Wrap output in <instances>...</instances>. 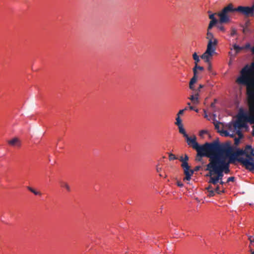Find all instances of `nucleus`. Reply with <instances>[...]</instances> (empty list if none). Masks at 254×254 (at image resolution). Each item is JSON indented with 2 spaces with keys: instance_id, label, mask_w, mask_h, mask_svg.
Instances as JSON below:
<instances>
[{
  "instance_id": "obj_1",
  "label": "nucleus",
  "mask_w": 254,
  "mask_h": 254,
  "mask_svg": "<svg viewBox=\"0 0 254 254\" xmlns=\"http://www.w3.org/2000/svg\"><path fill=\"white\" fill-rule=\"evenodd\" d=\"M220 144L218 140H215L212 142H206L202 145H197V147L195 150L197 151V156L202 157L206 156L209 158V162L211 158L217 156L219 154Z\"/></svg>"
},
{
  "instance_id": "obj_2",
  "label": "nucleus",
  "mask_w": 254,
  "mask_h": 254,
  "mask_svg": "<svg viewBox=\"0 0 254 254\" xmlns=\"http://www.w3.org/2000/svg\"><path fill=\"white\" fill-rule=\"evenodd\" d=\"M218 154L224 155L225 160L228 158L227 162L230 164H235V161L241 163L240 159H243V157H239V156L236 155V153L233 151L232 147L230 146L229 143H226L224 145L220 144V147Z\"/></svg>"
},
{
  "instance_id": "obj_3",
  "label": "nucleus",
  "mask_w": 254,
  "mask_h": 254,
  "mask_svg": "<svg viewBox=\"0 0 254 254\" xmlns=\"http://www.w3.org/2000/svg\"><path fill=\"white\" fill-rule=\"evenodd\" d=\"M254 70V63L252 64V66L248 65H246L241 71V76L237 79L239 84L246 85L251 81V76L252 72Z\"/></svg>"
},
{
  "instance_id": "obj_4",
  "label": "nucleus",
  "mask_w": 254,
  "mask_h": 254,
  "mask_svg": "<svg viewBox=\"0 0 254 254\" xmlns=\"http://www.w3.org/2000/svg\"><path fill=\"white\" fill-rule=\"evenodd\" d=\"M235 12V8L232 3L224 7L221 11L217 13L219 16V23H227L230 21V14Z\"/></svg>"
},
{
  "instance_id": "obj_5",
  "label": "nucleus",
  "mask_w": 254,
  "mask_h": 254,
  "mask_svg": "<svg viewBox=\"0 0 254 254\" xmlns=\"http://www.w3.org/2000/svg\"><path fill=\"white\" fill-rule=\"evenodd\" d=\"M205 170L209 171V173L206 175V176H212V175L216 174V176L220 180H222L224 176L223 172L211 158L210 162L207 164Z\"/></svg>"
},
{
  "instance_id": "obj_6",
  "label": "nucleus",
  "mask_w": 254,
  "mask_h": 254,
  "mask_svg": "<svg viewBox=\"0 0 254 254\" xmlns=\"http://www.w3.org/2000/svg\"><path fill=\"white\" fill-rule=\"evenodd\" d=\"M224 155L219 154L217 156H215L211 159L216 163L218 167L222 171V172L226 174L229 173V166L230 163L225 160L223 157Z\"/></svg>"
},
{
  "instance_id": "obj_7",
  "label": "nucleus",
  "mask_w": 254,
  "mask_h": 254,
  "mask_svg": "<svg viewBox=\"0 0 254 254\" xmlns=\"http://www.w3.org/2000/svg\"><path fill=\"white\" fill-rule=\"evenodd\" d=\"M251 115H254V113L252 114L251 112L250 111L249 113H246L242 109H241L239 113L238 120L234 124V127L235 128H240L245 127V122H248L251 124V123L249 121L248 119L249 117Z\"/></svg>"
},
{
  "instance_id": "obj_8",
  "label": "nucleus",
  "mask_w": 254,
  "mask_h": 254,
  "mask_svg": "<svg viewBox=\"0 0 254 254\" xmlns=\"http://www.w3.org/2000/svg\"><path fill=\"white\" fill-rule=\"evenodd\" d=\"M246 158H243V159H240L241 164L247 170L252 171L253 167H254V158L253 157V156L248 153L246 154Z\"/></svg>"
},
{
  "instance_id": "obj_9",
  "label": "nucleus",
  "mask_w": 254,
  "mask_h": 254,
  "mask_svg": "<svg viewBox=\"0 0 254 254\" xmlns=\"http://www.w3.org/2000/svg\"><path fill=\"white\" fill-rule=\"evenodd\" d=\"M216 50L215 47H211L210 44L207 46V49L205 52L201 56V58L204 61V62L209 64L210 59L212 58L213 55L215 53Z\"/></svg>"
},
{
  "instance_id": "obj_10",
  "label": "nucleus",
  "mask_w": 254,
  "mask_h": 254,
  "mask_svg": "<svg viewBox=\"0 0 254 254\" xmlns=\"http://www.w3.org/2000/svg\"><path fill=\"white\" fill-rule=\"evenodd\" d=\"M204 87V85L202 84H199L196 90H195V92H192V94L190 96L189 99L191 101L193 104L196 105L199 103L198 97L199 96V92L200 89Z\"/></svg>"
},
{
  "instance_id": "obj_11",
  "label": "nucleus",
  "mask_w": 254,
  "mask_h": 254,
  "mask_svg": "<svg viewBox=\"0 0 254 254\" xmlns=\"http://www.w3.org/2000/svg\"><path fill=\"white\" fill-rule=\"evenodd\" d=\"M179 160L182 162L181 167L183 169L184 175H187L188 177H189V174L188 171L189 168H190V166L189 165L188 163V161L189 160V157L187 154H185V157L183 158L181 156Z\"/></svg>"
},
{
  "instance_id": "obj_12",
  "label": "nucleus",
  "mask_w": 254,
  "mask_h": 254,
  "mask_svg": "<svg viewBox=\"0 0 254 254\" xmlns=\"http://www.w3.org/2000/svg\"><path fill=\"white\" fill-rule=\"evenodd\" d=\"M206 38L208 40L207 46L210 44L211 47H216L218 40L214 37L213 34L211 32H207Z\"/></svg>"
},
{
  "instance_id": "obj_13",
  "label": "nucleus",
  "mask_w": 254,
  "mask_h": 254,
  "mask_svg": "<svg viewBox=\"0 0 254 254\" xmlns=\"http://www.w3.org/2000/svg\"><path fill=\"white\" fill-rule=\"evenodd\" d=\"M252 95L254 96V93H252ZM249 109L251 112L252 114L254 113V101L250 100L249 101ZM249 121L251 123V124H254V115H251L249 118Z\"/></svg>"
},
{
  "instance_id": "obj_14",
  "label": "nucleus",
  "mask_w": 254,
  "mask_h": 254,
  "mask_svg": "<svg viewBox=\"0 0 254 254\" xmlns=\"http://www.w3.org/2000/svg\"><path fill=\"white\" fill-rule=\"evenodd\" d=\"M185 138L187 143L189 146L191 147L193 149L197 148L198 143L196 141V136H194L193 137H191L188 135Z\"/></svg>"
},
{
  "instance_id": "obj_15",
  "label": "nucleus",
  "mask_w": 254,
  "mask_h": 254,
  "mask_svg": "<svg viewBox=\"0 0 254 254\" xmlns=\"http://www.w3.org/2000/svg\"><path fill=\"white\" fill-rule=\"evenodd\" d=\"M201 168V166H197L194 167V168L193 170L190 169V168H189V169L188 170L189 172V177L187 176V175H185V177L183 179L184 181H189L191 179V177L192 176L194 172H197L199 171Z\"/></svg>"
},
{
  "instance_id": "obj_16",
  "label": "nucleus",
  "mask_w": 254,
  "mask_h": 254,
  "mask_svg": "<svg viewBox=\"0 0 254 254\" xmlns=\"http://www.w3.org/2000/svg\"><path fill=\"white\" fill-rule=\"evenodd\" d=\"M8 144L12 147H20L21 145V141L17 137H14L7 141Z\"/></svg>"
},
{
  "instance_id": "obj_17",
  "label": "nucleus",
  "mask_w": 254,
  "mask_h": 254,
  "mask_svg": "<svg viewBox=\"0 0 254 254\" xmlns=\"http://www.w3.org/2000/svg\"><path fill=\"white\" fill-rule=\"evenodd\" d=\"M193 76L190 79V86L192 84H194L197 81V71H195V69H193Z\"/></svg>"
},
{
  "instance_id": "obj_18",
  "label": "nucleus",
  "mask_w": 254,
  "mask_h": 254,
  "mask_svg": "<svg viewBox=\"0 0 254 254\" xmlns=\"http://www.w3.org/2000/svg\"><path fill=\"white\" fill-rule=\"evenodd\" d=\"M210 177V179L209 181V183L212 184L213 185H216L219 181L220 180L216 176L215 177Z\"/></svg>"
},
{
  "instance_id": "obj_19",
  "label": "nucleus",
  "mask_w": 254,
  "mask_h": 254,
  "mask_svg": "<svg viewBox=\"0 0 254 254\" xmlns=\"http://www.w3.org/2000/svg\"><path fill=\"white\" fill-rule=\"evenodd\" d=\"M61 187L65 188L68 192L71 191V189L67 183L62 181L60 183Z\"/></svg>"
},
{
  "instance_id": "obj_20",
  "label": "nucleus",
  "mask_w": 254,
  "mask_h": 254,
  "mask_svg": "<svg viewBox=\"0 0 254 254\" xmlns=\"http://www.w3.org/2000/svg\"><path fill=\"white\" fill-rule=\"evenodd\" d=\"M179 131L180 133L182 134L184 137H186L188 135L187 134L185 129L183 127V125L178 126Z\"/></svg>"
},
{
  "instance_id": "obj_21",
  "label": "nucleus",
  "mask_w": 254,
  "mask_h": 254,
  "mask_svg": "<svg viewBox=\"0 0 254 254\" xmlns=\"http://www.w3.org/2000/svg\"><path fill=\"white\" fill-rule=\"evenodd\" d=\"M217 15V13H212L209 15V18L211 19L210 21H214L215 24H218L219 23V20H217L215 17V15Z\"/></svg>"
},
{
  "instance_id": "obj_22",
  "label": "nucleus",
  "mask_w": 254,
  "mask_h": 254,
  "mask_svg": "<svg viewBox=\"0 0 254 254\" xmlns=\"http://www.w3.org/2000/svg\"><path fill=\"white\" fill-rule=\"evenodd\" d=\"M27 189L28 190H29L31 192L33 193L35 195H41L42 193L40 191H38L33 189L32 187L27 186Z\"/></svg>"
},
{
  "instance_id": "obj_23",
  "label": "nucleus",
  "mask_w": 254,
  "mask_h": 254,
  "mask_svg": "<svg viewBox=\"0 0 254 254\" xmlns=\"http://www.w3.org/2000/svg\"><path fill=\"white\" fill-rule=\"evenodd\" d=\"M235 152L236 153V155L239 156L240 155L246 156V154H247V153H246V151H244V150L241 149H238Z\"/></svg>"
},
{
  "instance_id": "obj_24",
  "label": "nucleus",
  "mask_w": 254,
  "mask_h": 254,
  "mask_svg": "<svg viewBox=\"0 0 254 254\" xmlns=\"http://www.w3.org/2000/svg\"><path fill=\"white\" fill-rule=\"evenodd\" d=\"M233 48L236 51V53L237 54L240 52L241 50H244V47H240L236 44H234L233 45Z\"/></svg>"
},
{
  "instance_id": "obj_25",
  "label": "nucleus",
  "mask_w": 254,
  "mask_h": 254,
  "mask_svg": "<svg viewBox=\"0 0 254 254\" xmlns=\"http://www.w3.org/2000/svg\"><path fill=\"white\" fill-rule=\"evenodd\" d=\"M192 57L193 60H194L195 64L196 65L199 62V57L197 56L196 53H194L192 55Z\"/></svg>"
},
{
  "instance_id": "obj_26",
  "label": "nucleus",
  "mask_w": 254,
  "mask_h": 254,
  "mask_svg": "<svg viewBox=\"0 0 254 254\" xmlns=\"http://www.w3.org/2000/svg\"><path fill=\"white\" fill-rule=\"evenodd\" d=\"M216 24H217L214 23V21H210L207 27V32H211V30L212 29V27Z\"/></svg>"
},
{
  "instance_id": "obj_27",
  "label": "nucleus",
  "mask_w": 254,
  "mask_h": 254,
  "mask_svg": "<svg viewBox=\"0 0 254 254\" xmlns=\"http://www.w3.org/2000/svg\"><path fill=\"white\" fill-rule=\"evenodd\" d=\"M176 120V122L175 123L176 125L178 126L183 125V124L182 123V120L180 117L177 116Z\"/></svg>"
},
{
  "instance_id": "obj_28",
  "label": "nucleus",
  "mask_w": 254,
  "mask_h": 254,
  "mask_svg": "<svg viewBox=\"0 0 254 254\" xmlns=\"http://www.w3.org/2000/svg\"><path fill=\"white\" fill-rule=\"evenodd\" d=\"M220 23L218 24H216L217 28L220 31L224 32L225 31V27L221 24H220Z\"/></svg>"
},
{
  "instance_id": "obj_29",
  "label": "nucleus",
  "mask_w": 254,
  "mask_h": 254,
  "mask_svg": "<svg viewBox=\"0 0 254 254\" xmlns=\"http://www.w3.org/2000/svg\"><path fill=\"white\" fill-rule=\"evenodd\" d=\"M253 148L251 145H247L245 147L244 151H246V153L249 154V152L252 151Z\"/></svg>"
},
{
  "instance_id": "obj_30",
  "label": "nucleus",
  "mask_w": 254,
  "mask_h": 254,
  "mask_svg": "<svg viewBox=\"0 0 254 254\" xmlns=\"http://www.w3.org/2000/svg\"><path fill=\"white\" fill-rule=\"evenodd\" d=\"M208 194L207 195L209 197H212L215 195V191L213 190H209V191H208Z\"/></svg>"
},
{
  "instance_id": "obj_31",
  "label": "nucleus",
  "mask_w": 254,
  "mask_h": 254,
  "mask_svg": "<svg viewBox=\"0 0 254 254\" xmlns=\"http://www.w3.org/2000/svg\"><path fill=\"white\" fill-rule=\"evenodd\" d=\"M169 159L170 160H174L177 159V157L174 154L170 153L169 155Z\"/></svg>"
},
{
  "instance_id": "obj_32",
  "label": "nucleus",
  "mask_w": 254,
  "mask_h": 254,
  "mask_svg": "<svg viewBox=\"0 0 254 254\" xmlns=\"http://www.w3.org/2000/svg\"><path fill=\"white\" fill-rule=\"evenodd\" d=\"M193 69H195V71H197V69H199V70H203L204 69V68H203V67H202V66H198V65H197V64L196 65V64H195V66H194V67L193 68Z\"/></svg>"
},
{
  "instance_id": "obj_33",
  "label": "nucleus",
  "mask_w": 254,
  "mask_h": 254,
  "mask_svg": "<svg viewBox=\"0 0 254 254\" xmlns=\"http://www.w3.org/2000/svg\"><path fill=\"white\" fill-rule=\"evenodd\" d=\"M220 124H221L220 122H214V125L215 129H216L217 130L219 129Z\"/></svg>"
},
{
  "instance_id": "obj_34",
  "label": "nucleus",
  "mask_w": 254,
  "mask_h": 254,
  "mask_svg": "<svg viewBox=\"0 0 254 254\" xmlns=\"http://www.w3.org/2000/svg\"><path fill=\"white\" fill-rule=\"evenodd\" d=\"M236 34H237V30L235 28H232L231 29V36H234Z\"/></svg>"
},
{
  "instance_id": "obj_35",
  "label": "nucleus",
  "mask_w": 254,
  "mask_h": 254,
  "mask_svg": "<svg viewBox=\"0 0 254 254\" xmlns=\"http://www.w3.org/2000/svg\"><path fill=\"white\" fill-rule=\"evenodd\" d=\"M187 109V108H185L184 109H183V110H180V111H179V112H178V113L177 114V116H178V117H180V116L181 115H182V114L184 113V111H185V110H186Z\"/></svg>"
},
{
  "instance_id": "obj_36",
  "label": "nucleus",
  "mask_w": 254,
  "mask_h": 254,
  "mask_svg": "<svg viewBox=\"0 0 254 254\" xmlns=\"http://www.w3.org/2000/svg\"><path fill=\"white\" fill-rule=\"evenodd\" d=\"M220 189V187L219 186H217L216 189H215V190H214L215 191V192L216 191L218 194H220L221 192H224V191H220L219 190Z\"/></svg>"
},
{
  "instance_id": "obj_37",
  "label": "nucleus",
  "mask_w": 254,
  "mask_h": 254,
  "mask_svg": "<svg viewBox=\"0 0 254 254\" xmlns=\"http://www.w3.org/2000/svg\"><path fill=\"white\" fill-rule=\"evenodd\" d=\"M234 141H235V142H234L235 144L236 145H238L240 143V138H235L234 139Z\"/></svg>"
},
{
  "instance_id": "obj_38",
  "label": "nucleus",
  "mask_w": 254,
  "mask_h": 254,
  "mask_svg": "<svg viewBox=\"0 0 254 254\" xmlns=\"http://www.w3.org/2000/svg\"><path fill=\"white\" fill-rule=\"evenodd\" d=\"M189 88L192 90V92H195V90H196V89L194 88V84H192L190 86V84H189Z\"/></svg>"
},
{
  "instance_id": "obj_39",
  "label": "nucleus",
  "mask_w": 254,
  "mask_h": 254,
  "mask_svg": "<svg viewBox=\"0 0 254 254\" xmlns=\"http://www.w3.org/2000/svg\"><path fill=\"white\" fill-rule=\"evenodd\" d=\"M235 180V177H229L227 179V182H234Z\"/></svg>"
},
{
  "instance_id": "obj_40",
  "label": "nucleus",
  "mask_w": 254,
  "mask_h": 254,
  "mask_svg": "<svg viewBox=\"0 0 254 254\" xmlns=\"http://www.w3.org/2000/svg\"><path fill=\"white\" fill-rule=\"evenodd\" d=\"M218 131L219 132H221V131H219V130H218ZM221 133H222L224 134V135H225V136H228V135H229V133H228V132L227 130H223V131H222L221 132Z\"/></svg>"
},
{
  "instance_id": "obj_41",
  "label": "nucleus",
  "mask_w": 254,
  "mask_h": 254,
  "mask_svg": "<svg viewBox=\"0 0 254 254\" xmlns=\"http://www.w3.org/2000/svg\"><path fill=\"white\" fill-rule=\"evenodd\" d=\"M207 64H208L207 69H208V71H211V70H212V66H211V64H210V62H209V63Z\"/></svg>"
},
{
  "instance_id": "obj_42",
  "label": "nucleus",
  "mask_w": 254,
  "mask_h": 254,
  "mask_svg": "<svg viewBox=\"0 0 254 254\" xmlns=\"http://www.w3.org/2000/svg\"><path fill=\"white\" fill-rule=\"evenodd\" d=\"M207 133V131L206 130H202L199 132V135L202 136L203 134H205V133Z\"/></svg>"
},
{
  "instance_id": "obj_43",
  "label": "nucleus",
  "mask_w": 254,
  "mask_h": 254,
  "mask_svg": "<svg viewBox=\"0 0 254 254\" xmlns=\"http://www.w3.org/2000/svg\"><path fill=\"white\" fill-rule=\"evenodd\" d=\"M177 185L179 187H183L184 186L183 184L180 181L177 182Z\"/></svg>"
},
{
  "instance_id": "obj_44",
  "label": "nucleus",
  "mask_w": 254,
  "mask_h": 254,
  "mask_svg": "<svg viewBox=\"0 0 254 254\" xmlns=\"http://www.w3.org/2000/svg\"><path fill=\"white\" fill-rule=\"evenodd\" d=\"M249 240L251 243L254 242V237L253 236H250L249 238Z\"/></svg>"
},
{
  "instance_id": "obj_45",
  "label": "nucleus",
  "mask_w": 254,
  "mask_h": 254,
  "mask_svg": "<svg viewBox=\"0 0 254 254\" xmlns=\"http://www.w3.org/2000/svg\"><path fill=\"white\" fill-rule=\"evenodd\" d=\"M188 105L190 106L189 108H190V110H194V109H195L194 107H193V106H190V103H188Z\"/></svg>"
},
{
  "instance_id": "obj_46",
  "label": "nucleus",
  "mask_w": 254,
  "mask_h": 254,
  "mask_svg": "<svg viewBox=\"0 0 254 254\" xmlns=\"http://www.w3.org/2000/svg\"><path fill=\"white\" fill-rule=\"evenodd\" d=\"M237 134L239 136V138H241L243 136L242 133L239 130L237 131Z\"/></svg>"
},
{
  "instance_id": "obj_47",
  "label": "nucleus",
  "mask_w": 254,
  "mask_h": 254,
  "mask_svg": "<svg viewBox=\"0 0 254 254\" xmlns=\"http://www.w3.org/2000/svg\"><path fill=\"white\" fill-rule=\"evenodd\" d=\"M162 170L161 167H159L158 166H156V171L157 172H160Z\"/></svg>"
},
{
  "instance_id": "obj_48",
  "label": "nucleus",
  "mask_w": 254,
  "mask_h": 254,
  "mask_svg": "<svg viewBox=\"0 0 254 254\" xmlns=\"http://www.w3.org/2000/svg\"><path fill=\"white\" fill-rule=\"evenodd\" d=\"M206 190L207 191H209V190H213L212 187L211 185H209L207 188Z\"/></svg>"
},
{
  "instance_id": "obj_49",
  "label": "nucleus",
  "mask_w": 254,
  "mask_h": 254,
  "mask_svg": "<svg viewBox=\"0 0 254 254\" xmlns=\"http://www.w3.org/2000/svg\"><path fill=\"white\" fill-rule=\"evenodd\" d=\"M250 154L253 156H254V149H252V151L250 152Z\"/></svg>"
},
{
  "instance_id": "obj_50",
  "label": "nucleus",
  "mask_w": 254,
  "mask_h": 254,
  "mask_svg": "<svg viewBox=\"0 0 254 254\" xmlns=\"http://www.w3.org/2000/svg\"><path fill=\"white\" fill-rule=\"evenodd\" d=\"M250 46V45L249 44H247L246 45V46L244 47V49H247V48H249Z\"/></svg>"
},
{
  "instance_id": "obj_51",
  "label": "nucleus",
  "mask_w": 254,
  "mask_h": 254,
  "mask_svg": "<svg viewBox=\"0 0 254 254\" xmlns=\"http://www.w3.org/2000/svg\"><path fill=\"white\" fill-rule=\"evenodd\" d=\"M219 181H220L219 183L221 185H223L224 184V182L223 181H222V180H219Z\"/></svg>"
},
{
  "instance_id": "obj_52",
  "label": "nucleus",
  "mask_w": 254,
  "mask_h": 254,
  "mask_svg": "<svg viewBox=\"0 0 254 254\" xmlns=\"http://www.w3.org/2000/svg\"><path fill=\"white\" fill-rule=\"evenodd\" d=\"M198 156H197L196 160L199 161H201V157H200V158H198Z\"/></svg>"
},
{
  "instance_id": "obj_53",
  "label": "nucleus",
  "mask_w": 254,
  "mask_h": 254,
  "mask_svg": "<svg viewBox=\"0 0 254 254\" xmlns=\"http://www.w3.org/2000/svg\"><path fill=\"white\" fill-rule=\"evenodd\" d=\"M194 111H195L197 113L198 112V109H194Z\"/></svg>"
},
{
  "instance_id": "obj_54",
  "label": "nucleus",
  "mask_w": 254,
  "mask_h": 254,
  "mask_svg": "<svg viewBox=\"0 0 254 254\" xmlns=\"http://www.w3.org/2000/svg\"><path fill=\"white\" fill-rule=\"evenodd\" d=\"M251 254H254V251H253L252 250H251Z\"/></svg>"
},
{
  "instance_id": "obj_55",
  "label": "nucleus",
  "mask_w": 254,
  "mask_h": 254,
  "mask_svg": "<svg viewBox=\"0 0 254 254\" xmlns=\"http://www.w3.org/2000/svg\"><path fill=\"white\" fill-rule=\"evenodd\" d=\"M252 51L253 53L254 54V47L253 48Z\"/></svg>"
},
{
  "instance_id": "obj_56",
  "label": "nucleus",
  "mask_w": 254,
  "mask_h": 254,
  "mask_svg": "<svg viewBox=\"0 0 254 254\" xmlns=\"http://www.w3.org/2000/svg\"><path fill=\"white\" fill-rule=\"evenodd\" d=\"M207 117V115H206V114H205V115L204 117H205V118H206Z\"/></svg>"
},
{
  "instance_id": "obj_57",
  "label": "nucleus",
  "mask_w": 254,
  "mask_h": 254,
  "mask_svg": "<svg viewBox=\"0 0 254 254\" xmlns=\"http://www.w3.org/2000/svg\"><path fill=\"white\" fill-rule=\"evenodd\" d=\"M214 106V103H212L211 104V106Z\"/></svg>"
},
{
  "instance_id": "obj_58",
  "label": "nucleus",
  "mask_w": 254,
  "mask_h": 254,
  "mask_svg": "<svg viewBox=\"0 0 254 254\" xmlns=\"http://www.w3.org/2000/svg\"><path fill=\"white\" fill-rule=\"evenodd\" d=\"M159 176H161V177H162V175L161 174H159Z\"/></svg>"
},
{
  "instance_id": "obj_59",
  "label": "nucleus",
  "mask_w": 254,
  "mask_h": 254,
  "mask_svg": "<svg viewBox=\"0 0 254 254\" xmlns=\"http://www.w3.org/2000/svg\"><path fill=\"white\" fill-rule=\"evenodd\" d=\"M254 73V70L252 72V73Z\"/></svg>"
}]
</instances>
